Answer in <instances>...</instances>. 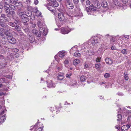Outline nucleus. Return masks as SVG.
Here are the masks:
<instances>
[{
    "label": "nucleus",
    "mask_w": 131,
    "mask_h": 131,
    "mask_svg": "<svg viewBox=\"0 0 131 131\" xmlns=\"http://www.w3.org/2000/svg\"><path fill=\"white\" fill-rule=\"evenodd\" d=\"M6 15L4 14H2L0 15V26H4V25H6L5 23L6 22H8L9 19L7 17Z\"/></svg>",
    "instance_id": "nucleus-1"
},
{
    "label": "nucleus",
    "mask_w": 131,
    "mask_h": 131,
    "mask_svg": "<svg viewBox=\"0 0 131 131\" xmlns=\"http://www.w3.org/2000/svg\"><path fill=\"white\" fill-rule=\"evenodd\" d=\"M37 24L38 27H39L40 32L44 36H46L47 34V31L46 28L45 26L42 25V23L40 22L39 23Z\"/></svg>",
    "instance_id": "nucleus-2"
},
{
    "label": "nucleus",
    "mask_w": 131,
    "mask_h": 131,
    "mask_svg": "<svg viewBox=\"0 0 131 131\" xmlns=\"http://www.w3.org/2000/svg\"><path fill=\"white\" fill-rule=\"evenodd\" d=\"M58 18L62 25L65 24L67 21V19L65 17L63 14L62 13H60L58 14Z\"/></svg>",
    "instance_id": "nucleus-3"
},
{
    "label": "nucleus",
    "mask_w": 131,
    "mask_h": 131,
    "mask_svg": "<svg viewBox=\"0 0 131 131\" xmlns=\"http://www.w3.org/2000/svg\"><path fill=\"white\" fill-rule=\"evenodd\" d=\"M2 27H4L5 29V35L8 37L12 35L11 32L9 31L10 29V27L7 25H4V26H2Z\"/></svg>",
    "instance_id": "nucleus-4"
},
{
    "label": "nucleus",
    "mask_w": 131,
    "mask_h": 131,
    "mask_svg": "<svg viewBox=\"0 0 131 131\" xmlns=\"http://www.w3.org/2000/svg\"><path fill=\"white\" fill-rule=\"evenodd\" d=\"M47 4L53 5L55 7H58L59 5L56 0H47Z\"/></svg>",
    "instance_id": "nucleus-5"
},
{
    "label": "nucleus",
    "mask_w": 131,
    "mask_h": 131,
    "mask_svg": "<svg viewBox=\"0 0 131 131\" xmlns=\"http://www.w3.org/2000/svg\"><path fill=\"white\" fill-rule=\"evenodd\" d=\"M48 4H47H47H44V5L47 7L48 9L49 10L51 11L52 12L54 13L56 11V9L54 7L55 6L52 5H48Z\"/></svg>",
    "instance_id": "nucleus-6"
},
{
    "label": "nucleus",
    "mask_w": 131,
    "mask_h": 131,
    "mask_svg": "<svg viewBox=\"0 0 131 131\" xmlns=\"http://www.w3.org/2000/svg\"><path fill=\"white\" fill-rule=\"evenodd\" d=\"M7 17L9 18L11 17L13 19H14L15 17V12L14 11H10L7 14Z\"/></svg>",
    "instance_id": "nucleus-7"
},
{
    "label": "nucleus",
    "mask_w": 131,
    "mask_h": 131,
    "mask_svg": "<svg viewBox=\"0 0 131 131\" xmlns=\"http://www.w3.org/2000/svg\"><path fill=\"white\" fill-rule=\"evenodd\" d=\"M7 39L8 41L11 43L14 44L16 42V39L14 38H13L12 35L8 37Z\"/></svg>",
    "instance_id": "nucleus-8"
},
{
    "label": "nucleus",
    "mask_w": 131,
    "mask_h": 131,
    "mask_svg": "<svg viewBox=\"0 0 131 131\" xmlns=\"http://www.w3.org/2000/svg\"><path fill=\"white\" fill-rule=\"evenodd\" d=\"M131 126L130 124H128L126 125L122 126L121 128L122 131H127Z\"/></svg>",
    "instance_id": "nucleus-9"
},
{
    "label": "nucleus",
    "mask_w": 131,
    "mask_h": 131,
    "mask_svg": "<svg viewBox=\"0 0 131 131\" xmlns=\"http://www.w3.org/2000/svg\"><path fill=\"white\" fill-rule=\"evenodd\" d=\"M24 17L21 18V21L24 23V24L25 26H27L28 25L27 22L29 20V18L26 16H24Z\"/></svg>",
    "instance_id": "nucleus-10"
},
{
    "label": "nucleus",
    "mask_w": 131,
    "mask_h": 131,
    "mask_svg": "<svg viewBox=\"0 0 131 131\" xmlns=\"http://www.w3.org/2000/svg\"><path fill=\"white\" fill-rule=\"evenodd\" d=\"M32 32L34 35L38 37H40L41 36L40 33L37 30L33 29L32 30Z\"/></svg>",
    "instance_id": "nucleus-11"
},
{
    "label": "nucleus",
    "mask_w": 131,
    "mask_h": 131,
    "mask_svg": "<svg viewBox=\"0 0 131 131\" xmlns=\"http://www.w3.org/2000/svg\"><path fill=\"white\" fill-rule=\"evenodd\" d=\"M66 6L69 9H72L74 7V5L72 1L66 3Z\"/></svg>",
    "instance_id": "nucleus-12"
},
{
    "label": "nucleus",
    "mask_w": 131,
    "mask_h": 131,
    "mask_svg": "<svg viewBox=\"0 0 131 131\" xmlns=\"http://www.w3.org/2000/svg\"><path fill=\"white\" fill-rule=\"evenodd\" d=\"M28 40L30 42H33L35 40V37L34 36L29 35L28 37Z\"/></svg>",
    "instance_id": "nucleus-13"
},
{
    "label": "nucleus",
    "mask_w": 131,
    "mask_h": 131,
    "mask_svg": "<svg viewBox=\"0 0 131 131\" xmlns=\"http://www.w3.org/2000/svg\"><path fill=\"white\" fill-rule=\"evenodd\" d=\"M94 5L96 9L100 8L101 7L99 1L97 0H94Z\"/></svg>",
    "instance_id": "nucleus-14"
},
{
    "label": "nucleus",
    "mask_w": 131,
    "mask_h": 131,
    "mask_svg": "<svg viewBox=\"0 0 131 131\" xmlns=\"http://www.w3.org/2000/svg\"><path fill=\"white\" fill-rule=\"evenodd\" d=\"M101 5L102 7L105 8H107V2L105 1H104L102 2L101 3Z\"/></svg>",
    "instance_id": "nucleus-15"
},
{
    "label": "nucleus",
    "mask_w": 131,
    "mask_h": 131,
    "mask_svg": "<svg viewBox=\"0 0 131 131\" xmlns=\"http://www.w3.org/2000/svg\"><path fill=\"white\" fill-rule=\"evenodd\" d=\"M91 42L93 45H94L98 42L97 40L96 37L91 39Z\"/></svg>",
    "instance_id": "nucleus-16"
},
{
    "label": "nucleus",
    "mask_w": 131,
    "mask_h": 131,
    "mask_svg": "<svg viewBox=\"0 0 131 131\" xmlns=\"http://www.w3.org/2000/svg\"><path fill=\"white\" fill-rule=\"evenodd\" d=\"M105 61L106 63L108 64H111L113 63V61L110 58H106L105 59Z\"/></svg>",
    "instance_id": "nucleus-17"
},
{
    "label": "nucleus",
    "mask_w": 131,
    "mask_h": 131,
    "mask_svg": "<svg viewBox=\"0 0 131 131\" xmlns=\"http://www.w3.org/2000/svg\"><path fill=\"white\" fill-rule=\"evenodd\" d=\"M62 29L61 30V32L62 34H68L70 31L69 30H67L66 29L64 28Z\"/></svg>",
    "instance_id": "nucleus-18"
},
{
    "label": "nucleus",
    "mask_w": 131,
    "mask_h": 131,
    "mask_svg": "<svg viewBox=\"0 0 131 131\" xmlns=\"http://www.w3.org/2000/svg\"><path fill=\"white\" fill-rule=\"evenodd\" d=\"M5 11L6 13H8L10 11V7L8 6H7V5H4Z\"/></svg>",
    "instance_id": "nucleus-19"
},
{
    "label": "nucleus",
    "mask_w": 131,
    "mask_h": 131,
    "mask_svg": "<svg viewBox=\"0 0 131 131\" xmlns=\"http://www.w3.org/2000/svg\"><path fill=\"white\" fill-rule=\"evenodd\" d=\"M89 9L91 11H95L97 9L95 6L93 4H91L89 6Z\"/></svg>",
    "instance_id": "nucleus-20"
},
{
    "label": "nucleus",
    "mask_w": 131,
    "mask_h": 131,
    "mask_svg": "<svg viewBox=\"0 0 131 131\" xmlns=\"http://www.w3.org/2000/svg\"><path fill=\"white\" fill-rule=\"evenodd\" d=\"M58 79L59 80H62L64 78L63 74L61 73H59L58 76Z\"/></svg>",
    "instance_id": "nucleus-21"
},
{
    "label": "nucleus",
    "mask_w": 131,
    "mask_h": 131,
    "mask_svg": "<svg viewBox=\"0 0 131 131\" xmlns=\"http://www.w3.org/2000/svg\"><path fill=\"white\" fill-rule=\"evenodd\" d=\"M12 4H9L8 6L10 7V9L11 11H14L16 9V7L15 6Z\"/></svg>",
    "instance_id": "nucleus-22"
},
{
    "label": "nucleus",
    "mask_w": 131,
    "mask_h": 131,
    "mask_svg": "<svg viewBox=\"0 0 131 131\" xmlns=\"http://www.w3.org/2000/svg\"><path fill=\"white\" fill-rule=\"evenodd\" d=\"M3 2L5 4V5L9 6L10 3H12V1L11 0H3Z\"/></svg>",
    "instance_id": "nucleus-23"
},
{
    "label": "nucleus",
    "mask_w": 131,
    "mask_h": 131,
    "mask_svg": "<svg viewBox=\"0 0 131 131\" xmlns=\"http://www.w3.org/2000/svg\"><path fill=\"white\" fill-rule=\"evenodd\" d=\"M47 86L49 88H51L53 86V84L51 80H49L48 82Z\"/></svg>",
    "instance_id": "nucleus-24"
},
{
    "label": "nucleus",
    "mask_w": 131,
    "mask_h": 131,
    "mask_svg": "<svg viewBox=\"0 0 131 131\" xmlns=\"http://www.w3.org/2000/svg\"><path fill=\"white\" fill-rule=\"evenodd\" d=\"M80 62V60L78 59L74 60L73 62V64L74 65H76Z\"/></svg>",
    "instance_id": "nucleus-25"
},
{
    "label": "nucleus",
    "mask_w": 131,
    "mask_h": 131,
    "mask_svg": "<svg viewBox=\"0 0 131 131\" xmlns=\"http://www.w3.org/2000/svg\"><path fill=\"white\" fill-rule=\"evenodd\" d=\"M12 4L13 5H14L15 7L16 6L17 7H18V6L21 5V3L17 1L16 2Z\"/></svg>",
    "instance_id": "nucleus-26"
},
{
    "label": "nucleus",
    "mask_w": 131,
    "mask_h": 131,
    "mask_svg": "<svg viewBox=\"0 0 131 131\" xmlns=\"http://www.w3.org/2000/svg\"><path fill=\"white\" fill-rule=\"evenodd\" d=\"M66 54V53L63 51L61 52H59V57H63Z\"/></svg>",
    "instance_id": "nucleus-27"
},
{
    "label": "nucleus",
    "mask_w": 131,
    "mask_h": 131,
    "mask_svg": "<svg viewBox=\"0 0 131 131\" xmlns=\"http://www.w3.org/2000/svg\"><path fill=\"white\" fill-rule=\"evenodd\" d=\"M88 54L89 56H91L94 54V51L93 50H89L88 51Z\"/></svg>",
    "instance_id": "nucleus-28"
},
{
    "label": "nucleus",
    "mask_w": 131,
    "mask_h": 131,
    "mask_svg": "<svg viewBox=\"0 0 131 131\" xmlns=\"http://www.w3.org/2000/svg\"><path fill=\"white\" fill-rule=\"evenodd\" d=\"M20 27L18 25H16V26H15V27L14 30H17L18 32H19V31H20Z\"/></svg>",
    "instance_id": "nucleus-29"
},
{
    "label": "nucleus",
    "mask_w": 131,
    "mask_h": 131,
    "mask_svg": "<svg viewBox=\"0 0 131 131\" xmlns=\"http://www.w3.org/2000/svg\"><path fill=\"white\" fill-rule=\"evenodd\" d=\"M74 56L76 57H79L80 56V54L78 51H77L74 53Z\"/></svg>",
    "instance_id": "nucleus-30"
},
{
    "label": "nucleus",
    "mask_w": 131,
    "mask_h": 131,
    "mask_svg": "<svg viewBox=\"0 0 131 131\" xmlns=\"http://www.w3.org/2000/svg\"><path fill=\"white\" fill-rule=\"evenodd\" d=\"M73 3L76 6H78V4L79 3V0H73Z\"/></svg>",
    "instance_id": "nucleus-31"
},
{
    "label": "nucleus",
    "mask_w": 131,
    "mask_h": 131,
    "mask_svg": "<svg viewBox=\"0 0 131 131\" xmlns=\"http://www.w3.org/2000/svg\"><path fill=\"white\" fill-rule=\"evenodd\" d=\"M23 13V12H20L18 14L19 16L21 18H24V17L26 16V15L24 14Z\"/></svg>",
    "instance_id": "nucleus-32"
},
{
    "label": "nucleus",
    "mask_w": 131,
    "mask_h": 131,
    "mask_svg": "<svg viewBox=\"0 0 131 131\" xmlns=\"http://www.w3.org/2000/svg\"><path fill=\"white\" fill-rule=\"evenodd\" d=\"M86 78V76H84V75H82L80 77V80L81 81H85Z\"/></svg>",
    "instance_id": "nucleus-33"
},
{
    "label": "nucleus",
    "mask_w": 131,
    "mask_h": 131,
    "mask_svg": "<svg viewBox=\"0 0 131 131\" xmlns=\"http://www.w3.org/2000/svg\"><path fill=\"white\" fill-rule=\"evenodd\" d=\"M117 118H118L117 119V120L118 121H120L122 118L121 115L120 114H118L117 115Z\"/></svg>",
    "instance_id": "nucleus-34"
},
{
    "label": "nucleus",
    "mask_w": 131,
    "mask_h": 131,
    "mask_svg": "<svg viewBox=\"0 0 131 131\" xmlns=\"http://www.w3.org/2000/svg\"><path fill=\"white\" fill-rule=\"evenodd\" d=\"M70 60V58L69 57H68L67 58V60H65L64 61V63L65 64H68L69 62V60Z\"/></svg>",
    "instance_id": "nucleus-35"
},
{
    "label": "nucleus",
    "mask_w": 131,
    "mask_h": 131,
    "mask_svg": "<svg viewBox=\"0 0 131 131\" xmlns=\"http://www.w3.org/2000/svg\"><path fill=\"white\" fill-rule=\"evenodd\" d=\"M38 9L37 7H34L32 9V10L33 12L34 13H36L38 11Z\"/></svg>",
    "instance_id": "nucleus-36"
},
{
    "label": "nucleus",
    "mask_w": 131,
    "mask_h": 131,
    "mask_svg": "<svg viewBox=\"0 0 131 131\" xmlns=\"http://www.w3.org/2000/svg\"><path fill=\"white\" fill-rule=\"evenodd\" d=\"M114 5L117 6H119L120 4L116 0H115L114 1Z\"/></svg>",
    "instance_id": "nucleus-37"
},
{
    "label": "nucleus",
    "mask_w": 131,
    "mask_h": 131,
    "mask_svg": "<svg viewBox=\"0 0 131 131\" xmlns=\"http://www.w3.org/2000/svg\"><path fill=\"white\" fill-rule=\"evenodd\" d=\"M121 52L123 54H126L127 52V51L126 49H124L122 50Z\"/></svg>",
    "instance_id": "nucleus-38"
},
{
    "label": "nucleus",
    "mask_w": 131,
    "mask_h": 131,
    "mask_svg": "<svg viewBox=\"0 0 131 131\" xmlns=\"http://www.w3.org/2000/svg\"><path fill=\"white\" fill-rule=\"evenodd\" d=\"M101 67V65L100 63L96 64L95 65V67L96 69L100 68Z\"/></svg>",
    "instance_id": "nucleus-39"
},
{
    "label": "nucleus",
    "mask_w": 131,
    "mask_h": 131,
    "mask_svg": "<svg viewBox=\"0 0 131 131\" xmlns=\"http://www.w3.org/2000/svg\"><path fill=\"white\" fill-rule=\"evenodd\" d=\"M72 75V74L70 72L68 73L66 75V77L67 78H68L69 79L70 78V77Z\"/></svg>",
    "instance_id": "nucleus-40"
},
{
    "label": "nucleus",
    "mask_w": 131,
    "mask_h": 131,
    "mask_svg": "<svg viewBox=\"0 0 131 131\" xmlns=\"http://www.w3.org/2000/svg\"><path fill=\"white\" fill-rule=\"evenodd\" d=\"M8 24L10 26L13 27H14L15 26L14 24L11 22H8Z\"/></svg>",
    "instance_id": "nucleus-41"
},
{
    "label": "nucleus",
    "mask_w": 131,
    "mask_h": 131,
    "mask_svg": "<svg viewBox=\"0 0 131 131\" xmlns=\"http://www.w3.org/2000/svg\"><path fill=\"white\" fill-rule=\"evenodd\" d=\"M110 73H106L105 74L104 77L105 78H106L110 77Z\"/></svg>",
    "instance_id": "nucleus-42"
},
{
    "label": "nucleus",
    "mask_w": 131,
    "mask_h": 131,
    "mask_svg": "<svg viewBox=\"0 0 131 131\" xmlns=\"http://www.w3.org/2000/svg\"><path fill=\"white\" fill-rule=\"evenodd\" d=\"M5 29L3 28H0V33H5Z\"/></svg>",
    "instance_id": "nucleus-43"
},
{
    "label": "nucleus",
    "mask_w": 131,
    "mask_h": 131,
    "mask_svg": "<svg viewBox=\"0 0 131 131\" xmlns=\"http://www.w3.org/2000/svg\"><path fill=\"white\" fill-rule=\"evenodd\" d=\"M123 4H125L128 2V0H121Z\"/></svg>",
    "instance_id": "nucleus-44"
},
{
    "label": "nucleus",
    "mask_w": 131,
    "mask_h": 131,
    "mask_svg": "<svg viewBox=\"0 0 131 131\" xmlns=\"http://www.w3.org/2000/svg\"><path fill=\"white\" fill-rule=\"evenodd\" d=\"M6 65V64L4 63H1L0 64V68H3Z\"/></svg>",
    "instance_id": "nucleus-45"
},
{
    "label": "nucleus",
    "mask_w": 131,
    "mask_h": 131,
    "mask_svg": "<svg viewBox=\"0 0 131 131\" xmlns=\"http://www.w3.org/2000/svg\"><path fill=\"white\" fill-rule=\"evenodd\" d=\"M85 10L87 12H89L91 11V10L89 9V6L88 7H86L85 8Z\"/></svg>",
    "instance_id": "nucleus-46"
},
{
    "label": "nucleus",
    "mask_w": 131,
    "mask_h": 131,
    "mask_svg": "<svg viewBox=\"0 0 131 131\" xmlns=\"http://www.w3.org/2000/svg\"><path fill=\"white\" fill-rule=\"evenodd\" d=\"M31 26L33 28L35 27L36 26V25L35 23H31Z\"/></svg>",
    "instance_id": "nucleus-47"
},
{
    "label": "nucleus",
    "mask_w": 131,
    "mask_h": 131,
    "mask_svg": "<svg viewBox=\"0 0 131 131\" xmlns=\"http://www.w3.org/2000/svg\"><path fill=\"white\" fill-rule=\"evenodd\" d=\"M19 21L18 20H15L14 21V23L16 24V25H18Z\"/></svg>",
    "instance_id": "nucleus-48"
},
{
    "label": "nucleus",
    "mask_w": 131,
    "mask_h": 131,
    "mask_svg": "<svg viewBox=\"0 0 131 131\" xmlns=\"http://www.w3.org/2000/svg\"><path fill=\"white\" fill-rule=\"evenodd\" d=\"M86 4L87 5H90V1L89 0H87L86 2Z\"/></svg>",
    "instance_id": "nucleus-49"
},
{
    "label": "nucleus",
    "mask_w": 131,
    "mask_h": 131,
    "mask_svg": "<svg viewBox=\"0 0 131 131\" xmlns=\"http://www.w3.org/2000/svg\"><path fill=\"white\" fill-rule=\"evenodd\" d=\"M27 13L26 14V15L28 16H30L31 15L32 13L31 12H30L29 13V12Z\"/></svg>",
    "instance_id": "nucleus-50"
},
{
    "label": "nucleus",
    "mask_w": 131,
    "mask_h": 131,
    "mask_svg": "<svg viewBox=\"0 0 131 131\" xmlns=\"http://www.w3.org/2000/svg\"><path fill=\"white\" fill-rule=\"evenodd\" d=\"M0 80H1L0 81H1V83H3L5 82V79L4 78H2L1 79H0Z\"/></svg>",
    "instance_id": "nucleus-51"
},
{
    "label": "nucleus",
    "mask_w": 131,
    "mask_h": 131,
    "mask_svg": "<svg viewBox=\"0 0 131 131\" xmlns=\"http://www.w3.org/2000/svg\"><path fill=\"white\" fill-rule=\"evenodd\" d=\"M43 129V127H41L40 128H39L37 129V131H42V130Z\"/></svg>",
    "instance_id": "nucleus-52"
},
{
    "label": "nucleus",
    "mask_w": 131,
    "mask_h": 131,
    "mask_svg": "<svg viewBox=\"0 0 131 131\" xmlns=\"http://www.w3.org/2000/svg\"><path fill=\"white\" fill-rule=\"evenodd\" d=\"M101 58H97L96 59V61L97 62H100L101 61Z\"/></svg>",
    "instance_id": "nucleus-53"
},
{
    "label": "nucleus",
    "mask_w": 131,
    "mask_h": 131,
    "mask_svg": "<svg viewBox=\"0 0 131 131\" xmlns=\"http://www.w3.org/2000/svg\"><path fill=\"white\" fill-rule=\"evenodd\" d=\"M77 83L76 82L74 81L72 83V84H70V85L71 86H73L74 84L76 85Z\"/></svg>",
    "instance_id": "nucleus-54"
},
{
    "label": "nucleus",
    "mask_w": 131,
    "mask_h": 131,
    "mask_svg": "<svg viewBox=\"0 0 131 131\" xmlns=\"http://www.w3.org/2000/svg\"><path fill=\"white\" fill-rule=\"evenodd\" d=\"M39 3V1L38 0H35L34 3L35 5Z\"/></svg>",
    "instance_id": "nucleus-55"
},
{
    "label": "nucleus",
    "mask_w": 131,
    "mask_h": 131,
    "mask_svg": "<svg viewBox=\"0 0 131 131\" xmlns=\"http://www.w3.org/2000/svg\"><path fill=\"white\" fill-rule=\"evenodd\" d=\"M124 78L126 80H127L128 79V77L127 75H124Z\"/></svg>",
    "instance_id": "nucleus-56"
},
{
    "label": "nucleus",
    "mask_w": 131,
    "mask_h": 131,
    "mask_svg": "<svg viewBox=\"0 0 131 131\" xmlns=\"http://www.w3.org/2000/svg\"><path fill=\"white\" fill-rule=\"evenodd\" d=\"M124 37L128 39L129 38V36L128 35H123Z\"/></svg>",
    "instance_id": "nucleus-57"
},
{
    "label": "nucleus",
    "mask_w": 131,
    "mask_h": 131,
    "mask_svg": "<svg viewBox=\"0 0 131 131\" xmlns=\"http://www.w3.org/2000/svg\"><path fill=\"white\" fill-rule=\"evenodd\" d=\"M88 67L89 66L88 64L86 63L85 64L84 67L86 69V68H88Z\"/></svg>",
    "instance_id": "nucleus-58"
},
{
    "label": "nucleus",
    "mask_w": 131,
    "mask_h": 131,
    "mask_svg": "<svg viewBox=\"0 0 131 131\" xmlns=\"http://www.w3.org/2000/svg\"><path fill=\"white\" fill-rule=\"evenodd\" d=\"M3 8V6L2 5H0V13L2 12V8Z\"/></svg>",
    "instance_id": "nucleus-59"
},
{
    "label": "nucleus",
    "mask_w": 131,
    "mask_h": 131,
    "mask_svg": "<svg viewBox=\"0 0 131 131\" xmlns=\"http://www.w3.org/2000/svg\"><path fill=\"white\" fill-rule=\"evenodd\" d=\"M21 10L22 9H18L17 11L18 13V14L20 12H22Z\"/></svg>",
    "instance_id": "nucleus-60"
},
{
    "label": "nucleus",
    "mask_w": 131,
    "mask_h": 131,
    "mask_svg": "<svg viewBox=\"0 0 131 131\" xmlns=\"http://www.w3.org/2000/svg\"><path fill=\"white\" fill-rule=\"evenodd\" d=\"M5 94V93L3 92H0V96H2Z\"/></svg>",
    "instance_id": "nucleus-61"
},
{
    "label": "nucleus",
    "mask_w": 131,
    "mask_h": 131,
    "mask_svg": "<svg viewBox=\"0 0 131 131\" xmlns=\"http://www.w3.org/2000/svg\"><path fill=\"white\" fill-rule=\"evenodd\" d=\"M15 55L16 58H18L19 56V54L17 53H15Z\"/></svg>",
    "instance_id": "nucleus-62"
},
{
    "label": "nucleus",
    "mask_w": 131,
    "mask_h": 131,
    "mask_svg": "<svg viewBox=\"0 0 131 131\" xmlns=\"http://www.w3.org/2000/svg\"><path fill=\"white\" fill-rule=\"evenodd\" d=\"M24 30L25 32H27L29 31V29L28 28H26L24 29Z\"/></svg>",
    "instance_id": "nucleus-63"
},
{
    "label": "nucleus",
    "mask_w": 131,
    "mask_h": 131,
    "mask_svg": "<svg viewBox=\"0 0 131 131\" xmlns=\"http://www.w3.org/2000/svg\"><path fill=\"white\" fill-rule=\"evenodd\" d=\"M5 33H0V35L2 37L4 36Z\"/></svg>",
    "instance_id": "nucleus-64"
}]
</instances>
